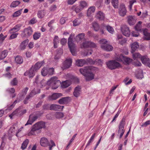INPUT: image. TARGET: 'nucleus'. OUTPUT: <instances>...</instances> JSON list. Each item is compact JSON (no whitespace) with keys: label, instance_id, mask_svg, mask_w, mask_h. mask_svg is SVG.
Returning <instances> with one entry per match:
<instances>
[{"label":"nucleus","instance_id":"nucleus-8","mask_svg":"<svg viewBox=\"0 0 150 150\" xmlns=\"http://www.w3.org/2000/svg\"><path fill=\"white\" fill-rule=\"evenodd\" d=\"M116 60L119 62H122L126 64H129L131 61V59L129 58L125 57L122 54H120V56L117 57L116 58Z\"/></svg>","mask_w":150,"mask_h":150},{"label":"nucleus","instance_id":"nucleus-43","mask_svg":"<svg viewBox=\"0 0 150 150\" xmlns=\"http://www.w3.org/2000/svg\"><path fill=\"white\" fill-rule=\"evenodd\" d=\"M142 22L140 21H139L138 23L135 26V29L136 30L138 31H140L141 30V24Z\"/></svg>","mask_w":150,"mask_h":150},{"label":"nucleus","instance_id":"nucleus-10","mask_svg":"<svg viewBox=\"0 0 150 150\" xmlns=\"http://www.w3.org/2000/svg\"><path fill=\"white\" fill-rule=\"evenodd\" d=\"M125 125V120L123 119L120 122L119 125L118 133L120 134V139L122 137L125 132V130L124 129V128Z\"/></svg>","mask_w":150,"mask_h":150},{"label":"nucleus","instance_id":"nucleus-1","mask_svg":"<svg viewBox=\"0 0 150 150\" xmlns=\"http://www.w3.org/2000/svg\"><path fill=\"white\" fill-rule=\"evenodd\" d=\"M61 84L60 81L57 80V78L56 76H54L51 78L47 81V85L51 86L52 88L53 89L57 88Z\"/></svg>","mask_w":150,"mask_h":150},{"label":"nucleus","instance_id":"nucleus-21","mask_svg":"<svg viewBox=\"0 0 150 150\" xmlns=\"http://www.w3.org/2000/svg\"><path fill=\"white\" fill-rule=\"evenodd\" d=\"M28 42L29 40L28 39H26L22 41L19 46L20 50H24L25 49Z\"/></svg>","mask_w":150,"mask_h":150},{"label":"nucleus","instance_id":"nucleus-57","mask_svg":"<svg viewBox=\"0 0 150 150\" xmlns=\"http://www.w3.org/2000/svg\"><path fill=\"white\" fill-rule=\"evenodd\" d=\"M83 9V8H82L79 5V6H77L75 8V11L76 13H78L82 10Z\"/></svg>","mask_w":150,"mask_h":150},{"label":"nucleus","instance_id":"nucleus-36","mask_svg":"<svg viewBox=\"0 0 150 150\" xmlns=\"http://www.w3.org/2000/svg\"><path fill=\"white\" fill-rule=\"evenodd\" d=\"M15 61L17 64H21L23 62L22 57L19 55L17 56L15 58Z\"/></svg>","mask_w":150,"mask_h":150},{"label":"nucleus","instance_id":"nucleus-24","mask_svg":"<svg viewBox=\"0 0 150 150\" xmlns=\"http://www.w3.org/2000/svg\"><path fill=\"white\" fill-rule=\"evenodd\" d=\"M131 52L133 53L139 48V45L137 42H134L131 44Z\"/></svg>","mask_w":150,"mask_h":150},{"label":"nucleus","instance_id":"nucleus-47","mask_svg":"<svg viewBox=\"0 0 150 150\" xmlns=\"http://www.w3.org/2000/svg\"><path fill=\"white\" fill-rule=\"evenodd\" d=\"M20 3V1H13L10 5L11 7H15L18 6Z\"/></svg>","mask_w":150,"mask_h":150},{"label":"nucleus","instance_id":"nucleus-19","mask_svg":"<svg viewBox=\"0 0 150 150\" xmlns=\"http://www.w3.org/2000/svg\"><path fill=\"white\" fill-rule=\"evenodd\" d=\"M35 71L33 68L31 67L29 71L25 72L24 74L25 76H28L29 78H32L35 75Z\"/></svg>","mask_w":150,"mask_h":150},{"label":"nucleus","instance_id":"nucleus-4","mask_svg":"<svg viewBox=\"0 0 150 150\" xmlns=\"http://www.w3.org/2000/svg\"><path fill=\"white\" fill-rule=\"evenodd\" d=\"M40 89L37 88L36 89L34 88L30 93L27 95L23 101V103L25 104H27L30 101V99L33 97L34 95L37 93H40Z\"/></svg>","mask_w":150,"mask_h":150},{"label":"nucleus","instance_id":"nucleus-63","mask_svg":"<svg viewBox=\"0 0 150 150\" xmlns=\"http://www.w3.org/2000/svg\"><path fill=\"white\" fill-rule=\"evenodd\" d=\"M150 124V120H148L144 123H143L142 125V127H147L148 125Z\"/></svg>","mask_w":150,"mask_h":150},{"label":"nucleus","instance_id":"nucleus-16","mask_svg":"<svg viewBox=\"0 0 150 150\" xmlns=\"http://www.w3.org/2000/svg\"><path fill=\"white\" fill-rule=\"evenodd\" d=\"M141 60L143 64L147 65L150 68V59L147 56H142Z\"/></svg>","mask_w":150,"mask_h":150},{"label":"nucleus","instance_id":"nucleus-7","mask_svg":"<svg viewBox=\"0 0 150 150\" xmlns=\"http://www.w3.org/2000/svg\"><path fill=\"white\" fill-rule=\"evenodd\" d=\"M26 112V110L25 109L23 110L21 109V108H19L13 112L9 115V116L12 119V117L14 115L19 116H21L25 113Z\"/></svg>","mask_w":150,"mask_h":150},{"label":"nucleus","instance_id":"nucleus-25","mask_svg":"<svg viewBox=\"0 0 150 150\" xmlns=\"http://www.w3.org/2000/svg\"><path fill=\"white\" fill-rule=\"evenodd\" d=\"M96 17L99 20H103L105 17V14L103 12L99 11L97 12Z\"/></svg>","mask_w":150,"mask_h":150},{"label":"nucleus","instance_id":"nucleus-62","mask_svg":"<svg viewBox=\"0 0 150 150\" xmlns=\"http://www.w3.org/2000/svg\"><path fill=\"white\" fill-rule=\"evenodd\" d=\"M136 2V0H132L130 1H129L130 5H129V8L130 10L132 8V5L134 3Z\"/></svg>","mask_w":150,"mask_h":150},{"label":"nucleus","instance_id":"nucleus-26","mask_svg":"<svg viewBox=\"0 0 150 150\" xmlns=\"http://www.w3.org/2000/svg\"><path fill=\"white\" fill-rule=\"evenodd\" d=\"M95 10L96 8L94 6H91L89 8L87 11V16L89 17L92 16L95 12Z\"/></svg>","mask_w":150,"mask_h":150},{"label":"nucleus","instance_id":"nucleus-30","mask_svg":"<svg viewBox=\"0 0 150 150\" xmlns=\"http://www.w3.org/2000/svg\"><path fill=\"white\" fill-rule=\"evenodd\" d=\"M143 33L144 35V39L147 40H150V33L147 32V29H145L143 30Z\"/></svg>","mask_w":150,"mask_h":150},{"label":"nucleus","instance_id":"nucleus-5","mask_svg":"<svg viewBox=\"0 0 150 150\" xmlns=\"http://www.w3.org/2000/svg\"><path fill=\"white\" fill-rule=\"evenodd\" d=\"M96 47V44L94 42L90 41H87L86 39H84L83 42L81 44V48H85L88 47L95 48Z\"/></svg>","mask_w":150,"mask_h":150},{"label":"nucleus","instance_id":"nucleus-6","mask_svg":"<svg viewBox=\"0 0 150 150\" xmlns=\"http://www.w3.org/2000/svg\"><path fill=\"white\" fill-rule=\"evenodd\" d=\"M40 129L41 128L39 125L37 123H36L33 126L31 130L29 133V135H36L38 134L41 132Z\"/></svg>","mask_w":150,"mask_h":150},{"label":"nucleus","instance_id":"nucleus-23","mask_svg":"<svg viewBox=\"0 0 150 150\" xmlns=\"http://www.w3.org/2000/svg\"><path fill=\"white\" fill-rule=\"evenodd\" d=\"M70 98L69 97L62 98L59 100L58 103L59 104L62 105L66 104L69 101Z\"/></svg>","mask_w":150,"mask_h":150},{"label":"nucleus","instance_id":"nucleus-22","mask_svg":"<svg viewBox=\"0 0 150 150\" xmlns=\"http://www.w3.org/2000/svg\"><path fill=\"white\" fill-rule=\"evenodd\" d=\"M22 26L21 24H19L16 25L13 28L9 30L10 33H14L18 31Z\"/></svg>","mask_w":150,"mask_h":150},{"label":"nucleus","instance_id":"nucleus-32","mask_svg":"<svg viewBox=\"0 0 150 150\" xmlns=\"http://www.w3.org/2000/svg\"><path fill=\"white\" fill-rule=\"evenodd\" d=\"M86 63V61L84 59H79L76 61V64L78 66L81 67Z\"/></svg>","mask_w":150,"mask_h":150},{"label":"nucleus","instance_id":"nucleus-39","mask_svg":"<svg viewBox=\"0 0 150 150\" xmlns=\"http://www.w3.org/2000/svg\"><path fill=\"white\" fill-rule=\"evenodd\" d=\"M59 43V38L57 36H55L54 40V48L57 47L58 44Z\"/></svg>","mask_w":150,"mask_h":150},{"label":"nucleus","instance_id":"nucleus-14","mask_svg":"<svg viewBox=\"0 0 150 150\" xmlns=\"http://www.w3.org/2000/svg\"><path fill=\"white\" fill-rule=\"evenodd\" d=\"M121 30L123 34L126 36L129 37L130 35V31L129 28L126 25L122 26L121 28Z\"/></svg>","mask_w":150,"mask_h":150},{"label":"nucleus","instance_id":"nucleus-9","mask_svg":"<svg viewBox=\"0 0 150 150\" xmlns=\"http://www.w3.org/2000/svg\"><path fill=\"white\" fill-rule=\"evenodd\" d=\"M39 114V112H37L36 114L33 113L30 115L29 116V119L25 125H32V124L38 118V115Z\"/></svg>","mask_w":150,"mask_h":150},{"label":"nucleus","instance_id":"nucleus-3","mask_svg":"<svg viewBox=\"0 0 150 150\" xmlns=\"http://www.w3.org/2000/svg\"><path fill=\"white\" fill-rule=\"evenodd\" d=\"M108 67L111 70L119 69L122 67L120 64L115 60H110L106 62Z\"/></svg>","mask_w":150,"mask_h":150},{"label":"nucleus","instance_id":"nucleus-29","mask_svg":"<svg viewBox=\"0 0 150 150\" xmlns=\"http://www.w3.org/2000/svg\"><path fill=\"white\" fill-rule=\"evenodd\" d=\"M101 47L102 49L107 51H111L113 49V47L111 45L108 44L102 45Z\"/></svg>","mask_w":150,"mask_h":150},{"label":"nucleus","instance_id":"nucleus-13","mask_svg":"<svg viewBox=\"0 0 150 150\" xmlns=\"http://www.w3.org/2000/svg\"><path fill=\"white\" fill-rule=\"evenodd\" d=\"M72 63V59H67L63 63V65L62 67V69H64L69 68L70 67Z\"/></svg>","mask_w":150,"mask_h":150},{"label":"nucleus","instance_id":"nucleus-37","mask_svg":"<svg viewBox=\"0 0 150 150\" xmlns=\"http://www.w3.org/2000/svg\"><path fill=\"white\" fill-rule=\"evenodd\" d=\"M71 84V81L69 80H67L62 83L61 84V86L62 88H66L69 86Z\"/></svg>","mask_w":150,"mask_h":150},{"label":"nucleus","instance_id":"nucleus-28","mask_svg":"<svg viewBox=\"0 0 150 150\" xmlns=\"http://www.w3.org/2000/svg\"><path fill=\"white\" fill-rule=\"evenodd\" d=\"M94 74L91 71L84 76L86 80L87 81H89L93 79H94Z\"/></svg>","mask_w":150,"mask_h":150},{"label":"nucleus","instance_id":"nucleus-41","mask_svg":"<svg viewBox=\"0 0 150 150\" xmlns=\"http://www.w3.org/2000/svg\"><path fill=\"white\" fill-rule=\"evenodd\" d=\"M63 113L61 112H56L54 114L55 117L57 119H60L63 117Z\"/></svg>","mask_w":150,"mask_h":150},{"label":"nucleus","instance_id":"nucleus-11","mask_svg":"<svg viewBox=\"0 0 150 150\" xmlns=\"http://www.w3.org/2000/svg\"><path fill=\"white\" fill-rule=\"evenodd\" d=\"M33 32L32 28L30 26L25 28L23 32V37L28 38L31 35Z\"/></svg>","mask_w":150,"mask_h":150},{"label":"nucleus","instance_id":"nucleus-2","mask_svg":"<svg viewBox=\"0 0 150 150\" xmlns=\"http://www.w3.org/2000/svg\"><path fill=\"white\" fill-rule=\"evenodd\" d=\"M74 36V34H71L68 39V46L71 52L73 55H75L76 54L75 45L72 40V38Z\"/></svg>","mask_w":150,"mask_h":150},{"label":"nucleus","instance_id":"nucleus-40","mask_svg":"<svg viewBox=\"0 0 150 150\" xmlns=\"http://www.w3.org/2000/svg\"><path fill=\"white\" fill-rule=\"evenodd\" d=\"M29 142L28 139H25L22 143L21 146V148L23 150L25 149L27 146Z\"/></svg>","mask_w":150,"mask_h":150},{"label":"nucleus","instance_id":"nucleus-48","mask_svg":"<svg viewBox=\"0 0 150 150\" xmlns=\"http://www.w3.org/2000/svg\"><path fill=\"white\" fill-rule=\"evenodd\" d=\"M22 9H21L15 12L13 14L12 16L13 17H17L19 16L21 14Z\"/></svg>","mask_w":150,"mask_h":150},{"label":"nucleus","instance_id":"nucleus-33","mask_svg":"<svg viewBox=\"0 0 150 150\" xmlns=\"http://www.w3.org/2000/svg\"><path fill=\"white\" fill-rule=\"evenodd\" d=\"M85 34L84 33H80L75 37V40L77 42H78L84 38Z\"/></svg>","mask_w":150,"mask_h":150},{"label":"nucleus","instance_id":"nucleus-56","mask_svg":"<svg viewBox=\"0 0 150 150\" xmlns=\"http://www.w3.org/2000/svg\"><path fill=\"white\" fill-rule=\"evenodd\" d=\"M54 69L53 68L49 69L47 70V74L51 75L54 74Z\"/></svg>","mask_w":150,"mask_h":150},{"label":"nucleus","instance_id":"nucleus-64","mask_svg":"<svg viewBox=\"0 0 150 150\" xmlns=\"http://www.w3.org/2000/svg\"><path fill=\"white\" fill-rule=\"evenodd\" d=\"M107 42V41L105 39H102L100 40V43L101 44V45H106Z\"/></svg>","mask_w":150,"mask_h":150},{"label":"nucleus","instance_id":"nucleus-58","mask_svg":"<svg viewBox=\"0 0 150 150\" xmlns=\"http://www.w3.org/2000/svg\"><path fill=\"white\" fill-rule=\"evenodd\" d=\"M12 34H11L9 37V39H12L16 38L18 35V33H12Z\"/></svg>","mask_w":150,"mask_h":150},{"label":"nucleus","instance_id":"nucleus-60","mask_svg":"<svg viewBox=\"0 0 150 150\" xmlns=\"http://www.w3.org/2000/svg\"><path fill=\"white\" fill-rule=\"evenodd\" d=\"M20 101V100L19 99L18 100H16L14 102H13V103L9 107V109H11L12 108L14 107V106H15L16 104L17 103L19 102Z\"/></svg>","mask_w":150,"mask_h":150},{"label":"nucleus","instance_id":"nucleus-50","mask_svg":"<svg viewBox=\"0 0 150 150\" xmlns=\"http://www.w3.org/2000/svg\"><path fill=\"white\" fill-rule=\"evenodd\" d=\"M41 36V34L39 33L35 32L33 35V39L35 40L38 39Z\"/></svg>","mask_w":150,"mask_h":150},{"label":"nucleus","instance_id":"nucleus-38","mask_svg":"<svg viewBox=\"0 0 150 150\" xmlns=\"http://www.w3.org/2000/svg\"><path fill=\"white\" fill-rule=\"evenodd\" d=\"M40 143L42 146L45 147L47 146V139L45 138H42L40 139Z\"/></svg>","mask_w":150,"mask_h":150},{"label":"nucleus","instance_id":"nucleus-35","mask_svg":"<svg viewBox=\"0 0 150 150\" xmlns=\"http://www.w3.org/2000/svg\"><path fill=\"white\" fill-rule=\"evenodd\" d=\"M132 54L133 58L134 60H137L138 59H141L142 56L139 53L136 52L132 53Z\"/></svg>","mask_w":150,"mask_h":150},{"label":"nucleus","instance_id":"nucleus-59","mask_svg":"<svg viewBox=\"0 0 150 150\" xmlns=\"http://www.w3.org/2000/svg\"><path fill=\"white\" fill-rule=\"evenodd\" d=\"M143 76V74L141 71L137 74L136 75V77L138 79H142Z\"/></svg>","mask_w":150,"mask_h":150},{"label":"nucleus","instance_id":"nucleus-54","mask_svg":"<svg viewBox=\"0 0 150 150\" xmlns=\"http://www.w3.org/2000/svg\"><path fill=\"white\" fill-rule=\"evenodd\" d=\"M42 75L43 76H46L47 75V68L44 67L41 71Z\"/></svg>","mask_w":150,"mask_h":150},{"label":"nucleus","instance_id":"nucleus-12","mask_svg":"<svg viewBox=\"0 0 150 150\" xmlns=\"http://www.w3.org/2000/svg\"><path fill=\"white\" fill-rule=\"evenodd\" d=\"M93 69L92 66H86L84 68H81L80 69V73L83 76H85L87 73L89 72Z\"/></svg>","mask_w":150,"mask_h":150},{"label":"nucleus","instance_id":"nucleus-51","mask_svg":"<svg viewBox=\"0 0 150 150\" xmlns=\"http://www.w3.org/2000/svg\"><path fill=\"white\" fill-rule=\"evenodd\" d=\"M106 28L107 30L110 33L113 34L114 32V30L112 27L107 25L106 26Z\"/></svg>","mask_w":150,"mask_h":150},{"label":"nucleus","instance_id":"nucleus-15","mask_svg":"<svg viewBox=\"0 0 150 150\" xmlns=\"http://www.w3.org/2000/svg\"><path fill=\"white\" fill-rule=\"evenodd\" d=\"M119 13L121 16L124 17L127 13V10L124 5H121L120 6L119 9Z\"/></svg>","mask_w":150,"mask_h":150},{"label":"nucleus","instance_id":"nucleus-53","mask_svg":"<svg viewBox=\"0 0 150 150\" xmlns=\"http://www.w3.org/2000/svg\"><path fill=\"white\" fill-rule=\"evenodd\" d=\"M38 125H39L41 129L42 128H44L45 127V123L43 121H40L37 122Z\"/></svg>","mask_w":150,"mask_h":150},{"label":"nucleus","instance_id":"nucleus-44","mask_svg":"<svg viewBox=\"0 0 150 150\" xmlns=\"http://www.w3.org/2000/svg\"><path fill=\"white\" fill-rule=\"evenodd\" d=\"M87 3L85 1H81L79 2V5L83 9L87 6Z\"/></svg>","mask_w":150,"mask_h":150},{"label":"nucleus","instance_id":"nucleus-17","mask_svg":"<svg viewBox=\"0 0 150 150\" xmlns=\"http://www.w3.org/2000/svg\"><path fill=\"white\" fill-rule=\"evenodd\" d=\"M110 0H105V3L107 5L110 2ZM112 4L114 7L117 8L118 7V0H111V1Z\"/></svg>","mask_w":150,"mask_h":150},{"label":"nucleus","instance_id":"nucleus-45","mask_svg":"<svg viewBox=\"0 0 150 150\" xmlns=\"http://www.w3.org/2000/svg\"><path fill=\"white\" fill-rule=\"evenodd\" d=\"M81 20L79 18H76L74 20L73 22V26H76L79 25L81 23Z\"/></svg>","mask_w":150,"mask_h":150},{"label":"nucleus","instance_id":"nucleus-27","mask_svg":"<svg viewBox=\"0 0 150 150\" xmlns=\"http://www.w3.org/2000/svg\"><path fill=\"white\" fill-rule=\"evenodd\" d=\"M44 63V62L43 61L38 62L34 66H32L31 67L33 68V69L36 71L40 68Z\"/></svg>","mask_w":150,"mask_h":150},{"label":"nucleus","instance_id":"nucleus-46","mask_svg":"<svg viewBox=\"0 0 150 150\" xmlns=\"http://www.w3.org/2000/svg\"><path fill=\"white\" fill-rule=\"evenodd\" d=\"M44 10H41L38 11L37 15L38 17L40 18H43L45 15V12Z\"/></svg>","mask_w":150,"mask_h":150},{"label":"nucleus","instance_id":"nucleus-42","mask_svg":"<svg viewBox=\"0 0 150 150\" xmlns=\"http://www.w3.org/2000/svg\"><path fill=\"white\" fill-rule=\"evenodd\" d=\"M8 51L7 50H5L2 51L1 53V58L0 59V60L2 59L5 58L8 55Z\"/></svg>","mask_w":150,"mask_h":150},{"label":"nucleus","instance_id":"nucleus-34","mask_svg":"<svg viewBox=\"0 0 150 150\" xmlns=\"http://www.w3.org/2000/svg\"><path fill=\"white\" fill-rule=\"evenodd\" d=\"M81 88L79 86L76 87L73 93L74 96L76 97H78L80 94Z\"/></svg>","mask_w":150,"mask_h":150},{"label":"nucleus","instance_id":"nucleus-55","mask_svg":"<svg viewBox=\"0 0 150 150\" xmlns=\"http://www.w3.org/2000/svg\"><path fill=\"white\" fill-rule=\"evenodd\" d=\"M18 83V81L16 78H14L11 82V84L13 86H16Z\"/></svg>","mask_w":150,"mask_h":150},{"label":"nucleus","instance_id":"nucleus-61","mask_svg":"<svg viewBox=\"0 0 150 150\" xmlns=\"http://www.w3.org/2000/svg\"><path fill=\"white\" fill-rule=\"evenodd\" d=\"M54 20H52L48 24V25L49 27H50V30L51 31L53 29L52 24L54 23Z\"/></svg>","mask_w":150,"mask_h":150},{"label":"nucleus","instance_id":"nucleus-52","mask_svg":"<svg viewBox=\"0 0 150 150\" xmlns=\"http://www.w3.org/2000/svg\"><path fill=\"white\" fill-rule=\"evenodd\" d=\"M47 146H49V150H52V147L55 146V144L53 141L51 140L50 142L47 143Z\"/></svg>","mask_w":150,"mask_h":150},{"label":"nucleus","instance_id":"nucleus-20","mask_svg":"<svg viewBox=\"0 0 150 150\" xmlns=\"http://www.w3.org/2000/svg\"><path fill=\"white\" fill-rule=\"evenodd\" d=\"M62 94L60 93H54L52 95L49 96V99L50 100H55L62 96Z\"/></svg>","mask_w":150,"mask_h":150},{"label":"nucleus","instance_id":"nucleus-31","mask_svg":"<svg viewBox=\"0 0 150 150\" xmlns=\"http://www.w3.org/2000/svg\"><path fill=\"white\" fill-rule=\"evenodd\" d=\"M128 22L130 25H133L135 23L136 20L132 16H129L128 17Z\"/></svg>","mask_w":150,"mask_h":150},{"label":"nucleus","instance_id":"nucleus-49","mask_svg":"<svg viewBox=\"0 0 150 150\" xmlns=\"http://www.w3.org/2000/svg\"><path fill=\"white\" fill-rule=\"evenodd\" d=\"M92 25L94 30L96 31H97L99 28V25L97 23L94 22L92 23Z\"/></svg>","mask_w":150,"mask_h":150},{"label":"nucleus","instance_id":"nucleus-18","mask_svg":"<svg viewBox=\"0 0 150 150\" xmlns=\"http://www.w3.org/2000/svg\"><path fill=\"white\" fill-rule=\"evenodd\" d=\"M63 106H61L58 105L52 104L50 107V109L52 110L58 111L62 110Z\"/></svg>","mask_w":150,"mask_h":150}]
</instances>
